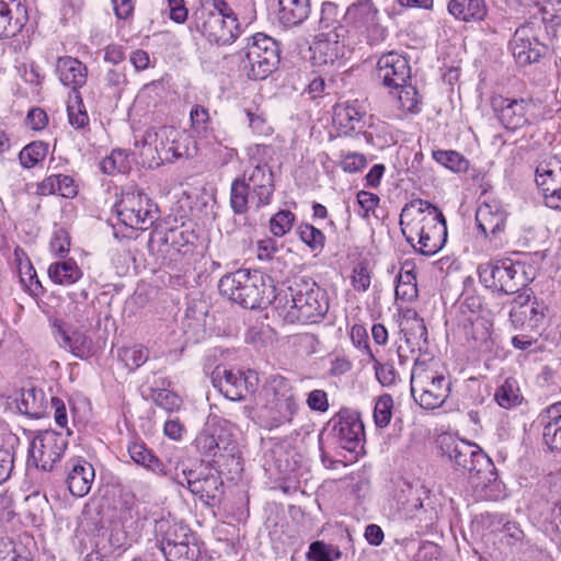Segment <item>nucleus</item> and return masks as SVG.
Wrapping results in <instances>:
<instances>
[{
    "label": "nucleus",
    "instance_id": "f257e3e1",
    "mask_svg": "<svg viewBox=\"0 0 561 561\" xmlns=\"http://www.w3.org/2000/svg\"><path fill=\"white\" fill-rule=\"evenodd\" d=\"M399 225L407 241L420 253L434 255L447 240L443 213L423 199H412L401 210Z\"/></svg>",
    "mask_w": 561,
    "mask_h": 561
},
{
    "label": "nucleus",
    "instance_id": "f03ea898",
    "mask_svg": "<svg viewBox=\"0 0 561 561\" xmlns=\"http://www.w3.org/2000/svg\"><path fill=\"white\" fill-rule=\"evenodd\" d=\"M219 293L245 309H264L275 299L273 279L261 271L240 268L224 275Z\"/></svg>",
    "mask_w": 561,
    "mask_h": 561
},
{
    "label": "nucleus",
    "instance_id": "7ed1b4c3",
    "mask_svg": "<svg viewBox=\"0 0 561 561\" xmlns=\"http://www.w3.org/2000/svg\"><path fill=\"white\" fill-rule=\"evenodd\" d=\"M275 191L273 172L267 163H256L244 171L242 178L233 180L230 190V206L236 214H244L249 203L256 208L271 203Z\"/></svg>",
    "mask_w": 561,
    "mask_h": 561
},
{
    "label": "nucleus",
    "instance_id": "20e7f679",
    "mask_svg": "<svg viewBox=\"0 0 561 561\" xmlns=\"http://www.w3.org/2000/svg\"><path fill=\"white\" fill-rule=\"evenodd\" d=\"M440 448L455 469L467 472L477 486H486L496 480L492 460L478 445L448 437V442L443 438Z\"/></svg>",
    "mask_w": 561,
    "mask_h": 561
},
{
    "label": "nucleus",
    "instance_id": "39448f33",
    "mask_svg": "<svg viewBox=\"0 0 561 561\" xmlns=\"http://www.w3.org/2000/svg\"><path fill=\"white\" fill-rule=\"evenodd\" d=\"M144 146H153L157 153V165L168 162L173 163L180 159H191L197 154V142L185 130L173 126H160L149 128L144 135Z\"/></svg>",
    "mask_w": 561,
    "mask_h": 561
},
{
    "label": "nucleus",
    "instance_id": "423d86ee",
    "mask_svg": "<svg viewBox=\"0 0 561 561\" xmlns=\"http://www.w3.org/2000/svg\"><path fill=\"white\" fill-rule=\"evenodd\" d=\"M279 61L280 47L275 38L264 33L248 38L241 67L250 80L266 79L278 68Z\"/></svg>",
    "mask_w": 561,
    "mask_h": 561
},
{
    "label": "nucleus",
    "instance_id": "0eeeda50",
    "mask_svg": "<svg viewBox=\"0 0 561 561\" xmlns=\"http://www.w3.org/2000/svg\"><path fill=\"white\" fill-rule=\"evenodd\" d=\"M410 386L414 401L427 410L442 407L450 391V382L444 375L420 362L413 366Z\"/></svg>",
    "mask_w": 561,
    "mask_h": 561
},
{
    "label": "nucleus",
    "instance_id": "6e6552de",
    "mask_svg": "<svg viewBox=\"0 0 561 561\" xmlns=\"http://www.w3.org/2000/svg\"><path fill=\"white\" fill-rule=\"evenodd\" d=\"M288 291L291 305L287 317L291 321L316 323L327 314L329 310L327 294L314 283L290 286ZM286 302L288 304L289 300Z\"/></svg>",
    "mask_w": 561,
    "mask_h": 561
},
{
    "label": "nucleus",
    "instance_id": "1a4fd4ad",
    "mask_svg": "<svg viewBox=\"0 0 561 561\" xmlns=\"http://www.w3.org/2000/svg\"><path fill=\"white\" fill-rule=\"evenodd\" d=\"M478 274L485 287L505 295L518 293L522 287H526L528 282L525 266L518 262L514 263L510 259L480 264Z\"/></svg>",
    "mask_w": 561,
    "mask_h": 561
},
{
    "label": "nucleus",
    "instance_id": "9d476101",
    "mask_svg": "<svg viewBox=\"0 0 561 561\" xmlns=\"http://www.w3.org/2000/svg\"><path fill=\"white\" fill-rule=\"evenodd\" d=\"M119 220L133 229L146 230L158 219V206L140 191H125L115 204Z\"/></svg>",
    "mask_w": 561,
    "mask_h": 561
},
{
    "label": "nucleus",
    "instance_id": "9b49d317",
    "mask_svg": "<svg viewBox=\"0 0 561 561\" xmlns=\"http://www.w3.org/2000/svg\"><path fill=\"white\" fill-rule=\"evenodd\" d=\"M68 442L60 433L44 431L38 433L28 448L27 465L43 471H50L67 449Z\"/></svg>",
    "mask_w": 561,
    "mask_h": 561
},
{
    "label": "nucleus",
    "instance_id": "f8f14e48",
    "mask_svg": "<svg viewBox=\"0 0 561 561\" xmlns=\"http://www.w3.org/2000/svg\"><path fill=\"white\" fill-rule=\"evenodd\" d=\"M211 381L214 387L217 388L227 399L240 401L256 391L259 376L256 371L251 369H248L247 371H233L216 367L211 374Z\"/></svg>",
    "mask_w": 561,
    "mask_h": 561
},
{
    "label": "nucleus",
    "instance_id": "ddd939ff",
    "mask_svg": "<svg viewBox=\"0 0 561 561\" xmlns=\"http://www.w3.org/2000/svg\"><path fill=\"white\" fill-rule=\"evenodd\" d=\"M376 77L388 89H402L407 94L415 88L407 84L411 78V67L407 57L397 51H388L380 56L376 65Z\"/></svg>",
    "mask_w": 561,
    "mask_h": 561
},
{
    "label": "nucleus",
    "instance_id": "4468645a",
    "mask_svg": "<svg viewBox=\"0 0 561 561\" xmlns=\"http://www.w3.org/2000/svg\"><path fill=\"white\" fill-rule=\"evenodd\" d=\"M507 216L506 209L496 201L484 202L477 209V227L495 249L507 243L504 237Z\"/></svg>",
    "mask_w": 561,
    "mask_h": 561
},
{
    "label": "nucleus",
    "instance_id": "2eb2a0df",
    "mask_svg": "<svg viewBox=\"0 0 561 561\" xmlns=\"http://www.w3.org/2000/svg\"><path fill=\"white\" fill-rule=\"evenodd\" d=\"M331 434L335 443L347 451L362 448L365 432L364 424L356 412L347 410L339 412L331 421Z\"/></svg>",
    "mask_w": 561,
    "mask_h": 561
},
{
    "label": "nucleus",
    "instance_id": "dca6fc26",
    "mask_svg": "<svg viewBox=\"0 0 561 561\" xmlns=\"http://www.w3.org/2000/svg\"><path fill=\"white\" fill-rule=\"evenodd\" d=\"M226 14L203 11L202 23L197 30L210 42L217 45H227L236 41L239 35L237 16L230 14V20L225 19Z\"/></svg>",
    "mask_w": 561,
    "mask_h": 561
},
{
    "label": "nucleus",
    "instance_id": "f3484780",
    "mask_svg": "<svg viewBox=\"0 0 561 561\" xmlns=\"http://www.w3.org/2000/svg\"><path fill=\"white\" fill-rule=\"evenodd\" d=\"M346 32L344 26L337 25L328 32H321L317 35L311 47L313 51L312 58L317 64L332 65L345 56L347 51L345 43Z\"/></svg>",
    "mask_w": 561,
    "mask_h": 561
},
{
    "label": "nucleus",
    "instance_id": "a211bd4d",
    "mask_svg": "<svg viewBox=\"0 0 561 561\" xmlns=\"http://www.w3.org/2000/svg\"><path fill=\"white\" fill-rule=\"evenodd\" d=\"M194 445L199 454L214 460L224 457L226 451L233 456V443L215 420L206 423L203 431L196 436Z\"/></svg>",
    "mask_w": 561,
    "mask_h": 561
},
{
    "label": "nucleus",
    "instance_id": "6ab92c4d",
    "mask_svg": "<svg viewBox=\"0 0 561 561\" xmlns=\"http://www.w3.org/2000/svg\"><path fill=\"white\" fill-rule=\"evenodd\" d=\"M510 47L516 62L520 66L538 62L548 51V47L535 37L530 24L515 31Z\"/></svg>",
    "mask_w": 561,
    "mask_h": 561
},
{
    "label": "nucleus",
    "instance_id": "aec40b11",
    "mask_svg": "<svg viewBox=\"0 0 561 561\" xmlns=\"http://www.w3.org/2000/svg\"><path fill=\"white\" fill-rule=\"evenodd\" d=\"M492 106L506 129L516 130L529 124L530 100L496 96L492 99Z\"/></svg>",
    "mask_w": 561,
    "mask_h": 561
},
{
    "label": "nucleus",
    "instance_id": "412c9836",
    "mask_svg": "<svg viewBox=\"0 0 561 561\" xmlns=\"http://www.w3.org/2000/svg\"><path fill=\"white\" fill-rule=\"evenodd\" d=\"M535 181L542 192L546 204L561 209V165L557 162H540L536 168Z\"/></svg>",
    "mask_w": 561,
    "mask_h": 561
},
{
    "label": "nucleus",
    "instance_id": "4be33fe9",
    "mask_svg": "<svg viewBox=\"0 0 561 561\" xmlns=\"http://www.w3.org/2000/svg\"><path fill=\"white\" fill-rule=\"evenodd\" d=\"M348 19L357 26H365L369 32V38L374 42L383 41L388 32L378 22V9L373 0H357L346 12Z\"/></svg>",
    "mask_w": 561,
    "mask_h": 561
},
{
    "label": "nucleus",
    "instance_id": "5701e85b",
    "mask_svg": "<svg viewBox=\"0 0 561 561\" xmlns=\"http://www.w3.org/2000/svg\"><path fill=\"white\" fill-rule=\"evenodd\" d=\"M27 21L26 0H0V38L16 35Z\"/></svg>",
    "mask_w": 561,
    "mask_h": 561
},
{
    "label": "nucleus",
    "instance_id": "b1692460",
    "mask_svg": "<svg viewBox=\"0 0 561 561\" xmlns=\"http://www.w3.org/2000/svg\"><path fill=\"white\" fill-rule=\"evenodd\" d=\"M193 494L209 507L218 506L225 494L224 481L219 472L205 468L198 471L193 483Z\"/></svg>",
    "mask_w": 561,
    "mask_h": 561
},
{
    "label": "nucleus",
    "instance_id": "393cba45",
    "mask_svg": "<svg viewBox=\"0 0 561 561\" xmlns=\"http://www.w3.org/2000/svg\"><path fill=\"white\" fill-rule=\"evenodd\" d=\"M54 334L58 344L72 355L85 358L92 354V340L80 330H70L62 320L54 321Z\"/></svg>",
    "mask_w": 561,
    "mask_h": 561
},
{
    "label": "nucleus",
    "instance_id": "a878e982",
    "mask_svg": "<svg viewBox=\"0 0 561 561\" xmlns=\"http://www.w3.org/2000/svg\"><path fill=\"white\" fill-rule=\"evenodd\" d=\"M129 516L123 517L122 525L112 528L108 542L114 549H128L137 542L142 534L146 519L138 514L134 516L128 512Z\"/></svg>",
    "mask_w": 561,
    "mask_h": 561
},
{
    "label": "nucleus",
    "instance_id": "bb28decb",
    "mask_svg": "<svg viewBox=\"0 0 561 561\" xmlns=\"http://www.w3.org/2000/svg\"><path fill=\"white\" fill-rule=\"evenodd\" d=\"M543 444L551 451H561V401L546 408L538 416Z\"/></svg>",
    "mask_w": 561,
    "mask_h": 561
},
{
    "label": "nucleus",
    "instance_id": "cd10ccee",
    "mask_svg": "<svg viewBox=\"0 0 561 561\" xmlns=\"http://www.w3.org/2000/svg\"><path fill=\"white\" fill-rule=\"evenodd\" d=\"M447 10L456 20L465 23H479L488 16L485 0H449Z\"/></svg>",
    "mask_w": 561,
    "mask_h": 561
},
{
    "label": "nucleus",
    "instance_id": "c85d7f7f",
    "mask_svg": "<svg viewBox=\"0 0 561 561\" xmlns=\"http://www.w3.org/2000/svg\"><path fill=\"white\" fill-rule=\"evenodd\" d=\"M154 531L160 543V550H165L173 545H181L188 540L194 541V538H196L187 526L171 523L163 518L156 522Z\"/></svg>",
    "mask_w": 561,
    "mask_h": 561
},
{
    "label": "nucleus",
    "instance_id": "c756f323",
    "mask_svg": "<svg viewBox=\"0 0 561 561\" xmlns=\"http://www.w3.org/2000/svg\"><path fill=\"white\" fill-rule=\"evenodd\" d=\"M94 480V468L83 459H76L67 477L69 492L77 497H82L91 489Z\"/></svg>",
    "mask_w": 561,
    "mask_h": 561
},
{
    "label": "nucleus",
    "instance_id": "7c9ffc66",
    "mask_svg": "<svg viewBox=\"0 0 561 561\" xmlns=\"http://www.w3.org/2000/svg\"><path fill=\"white\" fill-rule=\"evenodd\" d=\"M57 72L64 85L71 87L72 91L85 84L88 69L85 65L72 57H61L57 61Z\"/></svg>",
    "mask_w": 561,
    "mask_h": 561
},
{
    "label": "nucleus",
    "instance_id": "2f4dec72",
    "mask_svg": "<svg viewBox=\"0 0 561 561\" xmlns=\"http://www.w3.org/2000/svg\"><path fill=\"white\" fill-rule=\"evenodd\" d=\"M310 12V0H278L277 19L286 27L300 25Z\"/></svg>",
    "mask_w": 561,
    "mask_h": 561
},
{
    "label": "nucleus",
    "instance_id": "473e14b6",
    "mask_svg": "<svg viewBox=\"0 0 561 561\" xmlns=\"http://www.w3.org/2000/svg\"><path fill=\"white\" fill-rule=\"evenodd\" d=\"M16 407L20 413L32 419H41L46 414L47 398L42 389L35 387L22 389Z\"/></svg>",
    "mask_w": 561,
    "mask_h": 561
},
{
    "label": "nucleus",
    "instance_id": "72a5a7b5",
    "mask_svg": "<svg viewBox=\"0 0 561 561\" xmlns=\"http://www.w3.org/2000/svg\"><path fill=\"white\" fill-rule=\"evenodd\" d=\"M357 101L352 103L336 104L333 108V123L344 134H350L356 128H362L360 122L364 117Z\"/></svg>",
    "mask_w": 561,
    "mask_h": 561
},
{
    "label": "nucleus",
    "instance_id": "f704fd0d",
    "mask_svg": "<svg viewBox=\"0 0 561 561\" xmlns=\"http://www.w3.org/2000/svg\"><path fill=\"white\" fill-rule=\"evenodd\" d=\"M128 454L133 461L136 462L137 465H140L154 473L161 476L167 474L163 462L156 455H153V453L150 449L147 448L145 443H130L128 445Z\"/></svg>",
    "mask_w": 561,
    "mask_h": 561
},
{
    "label": "nucleus",
    "instance_id": "c9c22d12",
    "mask_svg": "<svg viewBox=\"0 0 561 561\" xmlns=\"http://www.w3.org/2000/svg\"><path fill=\"white\" fill-rule=\"evenodd\" d=\"M49 278L58 285H72L82 277V271L72 259L55 262L48 267Z\"/></svg>",
    "mask_w": 561,
    "mask_h": 561
},
{
    "label": "nucleus",
    "instance_id": "e433bc0d",
    "mask_svg": "<svg viewBox=\"0 0 561 561\" xmlns=\"http://www.w3.org/2000/svg\"><path fill=\"white\" fill-rule=\"evenodd\" d=\"M273 390L275 392V405L280 413L283 421L289 422L297 410V403L294 394L290 392L288 382L284 378L273 380Z\"/></svg>",
    "mask_w": 561,
    "mask_h": 561
},
{
    "label": "nucleus",
    "instance_id": "4c0bfd02",
    "mask_svg": "<svg viewBox=\"0 0 561 561\" xmlns=\"http://www.w3.org/2000/svg\"><path fill=\"white\" fill-rule=\"evenodd\" d=\"M492 327L491 321L481 317H477L470 322V327L466 328V336L472 340V347L481 352L491 350L493 344L491 340Z\"/></svg>",
    "mask_w": 561,
    "mask_h": 561
},
{
    "label": "nucleus",
    "instance_id": "58836bf2",
    "mask_svg": "<svg viewBox=\"0 0 561 561\" xmlns=\"http://www.w3.org/2000/svg\"><path fill=\"white\" fill-rule=\"evenodd\" d=\"M494 399L501 408L512 409L519 405L523 396L518 382L514 378H506L505 381L497 387Z\"/></svg>",
    "mask_w": 561,
    "mask_h": 561
},
{
    "label": "nucleus",
    "instance_id": "ea45409f",
    "mask_svg": "<svg viewBox=\"0 0 561 561\" xmlns=\"http://www.w3.org/2000/svg\"><path fill=\"white\" fill-rule=\"evenodd\" d=\"M161 551L167 561H196L201 554L197 538H194V541L188 540L181 545H173Z\"/></svg>",
    "mask_w": 561,
    "mask_h": 561
},
{
    "label": "nucleus",
    "instance_id": "a19ab883",
    "mask_svg": "<svg viewBox=\"0 0 561 561\" xmlns=\"http://www.w3.org/2000/svg\"><path fill=\"white\" fill-rule=\"evenodd\" d=\"M68 119L72 127L79 129L89 124V116L79 91H71L67 102Z\"/></svg>",
    "mask_w": 561,
    "mask_h": 561
},
{
    "label": "nucleus",
    "instance_id": "79ce46f5",
    "mask_svg": "<svg viewBox=\"0 0 561 561\" xmlns=\"http://www.w3.org/2000/svg\"><path fill=\"white\" fill-rule=\"evenodd\" d=\"M523 316H520V320L518 322H512L515 328L527 325L529 328L539 327L545 317L547 307L542 301H538L536 298L533 301L523 308Z\"/></svg>",
    "mask_w": 561,
    "mask_h": 561
},
{
    "label": "nucleus",
    "instance_id": "37998d69",
    "mask_svg": "<svg viewBox=\"0 0 561 561\" xmlns=\"http://www.w3.org/2000/svg\"><path fill=\"white\" fill-rule=\"evenodd\" d=\"M48 152V145L43 141H33L25 146L19 153V160L23 168L31 169L43 161Z\"/></svg>",
    "mask_w": 561,
    "mask_h": 561
},
{
    "label": "nucleus",
    "instance_id": "c03bdc74",
    "mask_svg": "<svg viewBox=\"0 0 561 561\" xmlns=\"http://www.w3.org/2000/svg\"><path fill=\"white\" fill-rule=\"evenodd\" d=\"M433 159L454 172H465L469 165L468 160L454 150H435L433 151Z\"/></svg>",
    "mask_w": 561,
    "mask_h": 561
},
{
    "label": "nucleus",
    "instance_id": "a18cd8bd",
    "mask_svg": "<svg viewBox=\"0 0 561 561\" xmlns=\"http://www.w3.org/2000/svg\"><path fill=\"white\" fill-rule=\"evenodd\" d=\"M407 342L416 345L419 348L427 343V329L422 318L414 313L413 318L407 320Z\"/></svg>",
    "mask_w": 561,
    "mask_h": 561
},
{
    "label": "nucleus",
    "instance_id": "49530a36",
    "mask_svg": "<svg viewBox=\"0 0 561 561\" xmlns=\"http://www.w3.org/2000/svg\"><path fill=\"white\" fill-rule=\"evenodd\" d=\"M299 239L308 245L312 251H322L325 243L323 232L310 224H300L297 227Z\"/></svg>",
    "mask_w": 561,
    "mask_h": 561
},
{
    "label": "nucleus",
    "instance_id": "de8ad7c7",
    "mask_svg": "<svg viewBox=\"0 0 561 561\" xmlns=\"http://www.w3.org/2000/svg\"><path fill=\"white\" fill-rule=\"evenodd\" d=\"M195 240L196 236L193 231L179 228L169 229L162 239L163 243L170 244L178 252H181L185 247L193 245Z\"/></svg>",
    "mask_w": 561,
    "mask_h": 561
},
{
    "label": "nucleus",
    "instance_id": "09e8293b",
    "mask_svg": "<svg viewBox=\"0 0 561 561\" xmlns=\"http://www.w3.org/2000/svg\"><path fill=\"white\" fill-rule=\"evenodd\" d=\"M393 400L390 394L380 396L374 408V421L377 427L383 428L389 425L392 416Z\"/></svg>",
    "mask_w": 561,
    "mask_h": 561
},
{
    "label": "nucleus",
    "instance_id": "8fccbe9b",
    "mask_svg": "<svg viewBox=\"0 0 561 561\" xmlns=\"http://www.w3.org/2000/svg\"><path fill=\"white\" fill-rule=\"evenodd\" d=\"M150 398L157 407L167 412L178 411L182 405V399L167 389H151Z\"/></svg>",
    "mask_w": 561,
    "mask_h": 561
},
{
    "label": "nucleus",
    "instance_id": "3c124183",
    "mask_svg": "<svg viewBox=\"0 0 561 561\" xmlns=\"http://www.w3.org/2000/svg\"><path fill=\"white\" fill-rule=\"evenodd\" d=\"M295 221V215L287 209L277 211L270 220V230L275 237L285 236L291 228Z\"/></svg>",
    "mask_w": 561,
    "mask_h": 561
},
{
    "label": "nucleus",
    "instance_id": "603ef678",
    "mask_svg": "<svg viewBox=\"0 0 561 561\" xmlns=\"http://www.w3.org/2000/svg\"><path fill=\"white\" fill-rule=\"evenodd\" d=\"M119 357L129 370H135L148 360L149 351L144 346H133L122 350Z\"/></svg>",
    "mask_w": 561,
    "mask_h": 561
},
{
    "label": "nucleus",
    "instance_id": "864d4df0",
    "mask_svg": "<svg viewBox=\"0 0 561 561\" xmlns=\"http://www.w3.org/2000/svg\"><path fill=\"white\" fill-rule=\"evenodd\" d=\"M70 302L67 306L68 313L72 316L76 322H83L87 320L84 317L88 305V293L87 290H81L80 293H70L69 294Z\"/></svg>",
    "mask_w": 561,
    "mask_h": 561
},
{
    "label": "nucleus",
    "instance_id": "5fc2aeb1",
    "mask_svg": "<svg viewBox=\"0 0 561 561\" xmlns=\"http://www.w3.org/2000/svg\"><path fill=\"white\" fill-rule=\"evenodd\" d=\"M534 293L531 289L526 288L523 291L518 290L517 296L512 300V309L510 311V319L512 322H518L520 316H523V308L528 306L534 299Z\"/></svg>",
    "mask_w": 561,
    "mask_h": 561
},
{
    "label": "nucleus",
    "instance_id": "6e6d98bb",
    "mask_svg": "<svg viewBox=\"0 0 561 561\" xmlns=\"http://www.w3.org/2000/svg\"><path fill=\"white\" fill-rule=\"evenodd\" d=\"M371 282L370 271L367 263L360 262L353 268L352 285L357 291H366Z\"/></svg>",
    "mask_w": 561,
    "mask_h": 561
},
{
    "label": "nucleus",
    "instance_id": "4d7b16f0",
    "mask_svg": "<svg viewBox=\"0 0 561 561\" xmlns=\"http://www.w3.org/2000/svg\"><path fill=\"white\" fill-rule=\"evenodd\" d=\"M332 552L335 553V558L341 554L339 550H334L323 541H314L310 545L307 557L311 561H333Z\"/></svg>",
    "mask_w": 561,
    "mask_h": 561
},
{
    "label": "nucleus",
    "instance_id": "13d9d810",
    "mask_svg": "<svg viewBox=\"0 0 561 561\" xmlns=\"http://www.w3.org/2000/svg\"><path fill=\"white\" fill-rule=\"evenodd\" d=\"M49 247L54 254L60 257L66 256L70 249V236L68 231L62 228L57 229L53 234Z\"/></svg>",
    "mask_w": 561,
    "mask_h": 561
},
{
    "label": "nucleus",
    "instance_id": "bf43d9fd",
    "mask_svg": "<svg viewBox=\"0 0 561 561\" xmlns=\"http://www.w3.org/2000/svg\"><path fill=\"white\" fill-rule=\"evenodd\" d=\"M536 4H543L542 21H550L554 25L561 24V0H538Z\"/></svg>",
    "mask_w": 561,
    "mask_h": 561
},
{
    "label": "nucleus",
    "instance_id": "052dcab7",
    "mask_svg": "<svg viewBox=\"0 0 561 561\" xmlns=\"http://www.w3.org/2000/svg\"><path fill=\"white\" fill-rule=\"evenodd\" d=\"M124 160V153L121 150H114L100 162L101 171L105 174H113L116 171L122 172L125 168Z\"/></svg>",
    "mask_w": 561,
    "mask_h": 561
},
{
    "label": "nucleus",
    "instance_id": "680f3d73",
    "mask_svg": "<svg viewBox=\"0 0 561 561\" xmlns=\"http://www.w3.org/2000/svg\"><path fill=\"white\" fill-rule=\"evenodd\" d=\"M374 368L375 374L378 379V381L383 387L392 386L396 381L397 373L392 364L389 363H379L378 360L374 359Z\"/></svg>",
    "mask_w": 561,
    "mask_h": 561
},
{
    "label": "nucleus",
    "instance_id": "e2e57ef3",
    "mask_svg": "<svg viewBox=\"0 0 561 561\" xmlns=\"http://www.w3.org/2000/svg\"><path fill=\"white\" fill-rule=\"evenodd\" d=\"M367 164V159L363 153L350 152L345 154L341 161V168L348 173H355L364 169Z\"/></svg>",
    "mask_w": 561,
    "mask_h": 561
},
{
    "label": "nucleus",
    "instance_id": "0e129e2a",
    "mask_svg": "<svg viewBox=\"0 0 561 561\" xmlns=\"http://www.w3.org/2000/svg\"><path fill=\"white\" fill-rule=\"evenodd\" d=\"M14 468V453L8 448H0V484L5 482Z\"/></svg>",
    "mask_w": 561,
    "mask_h": 561
},
{
    "label": "nucleus",
    "instance_id": "69168bd1",
    "mask_svg": "<svg viewBox=\"0 0 561 561\" xmlns=\"http://www.w3.org/2000/svg\"><path fill=\"white\" fill-rule=\"evenodd\" d=\"M57 194L65 198H73L78 194V187L71 176L65 174H56Z\"/></svg>",
    "mask_w": 561,
    "mask_h": 561
},
{
    "label": "nucleus",
    "instance_id": "338daca9",
    "mask_svg": "<svg viewBox=\"0 0 561 561\" xmlns=\"http://www.w3.org/2000/svg\"><path fill=\"white\" fill-rule=\"evenodd\" d=\"M307 404L311 410L324 412L329 408L327 392L320 389L311 391L307 399Z\"/></svg>",
    "mask_w": 561,
    "mask_h": 561
},
{
    "label": "nucleus",
    "instance_id": "774afa93",
    "mask_svg": "<svg viewBox=\"0 0 561 561\" xmlns=\"http://www.w3.org/2000/svg\"><path fill=\"white\" fill-rule=\"evenodd\" d=\"M190 118H191L193 128H195L197 130L205 129L206 124L209 121L208 110L202 105H194L191 110Z\"/></svg>",
    "mask_w": 561,
    "mask_h": 561
}]
</instances>
